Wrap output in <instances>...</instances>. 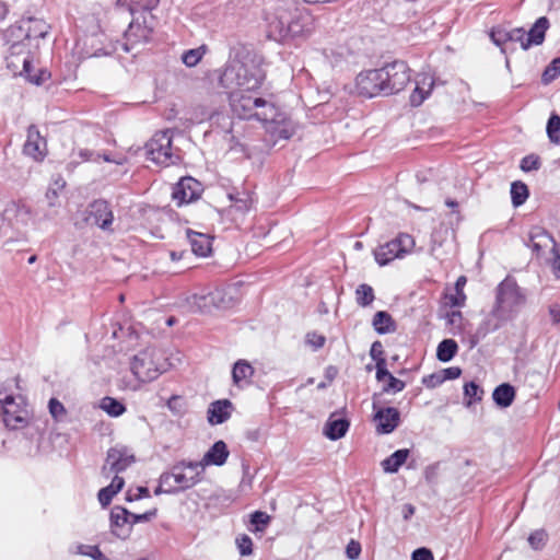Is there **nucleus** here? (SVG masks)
<instances>
[{"label": "nucleus", "mask_w": 560, "mask_h": 560, "mask_svg": "<svg viewBox=\"0 0 560 560\" xmlns=\"http://www.w3.org/2000/svg\"><path fill=\"white\" fill-rule=\"evenodd\" d=\"M384 84L381 69L362 71L355 78L357 93L369 98L375 97L380 94L384 95Z\"/></svg>", "instance_id": "11"}, {"label": "nucleus", "mask_w": 560, "mask_h": 560, "mask_svg": "<svg viewBox=\"0 0 560 560\" xmlns=\"http://www.w3.org/2000/svg\"><path fill=\"white\" fill-rule=\"evenodd\" d=\"M49 412L55 418L58 419L60 416L65 413L63 405L57 400L56 398H51L48 404Z\"/></svg>", "instance_id": "55"}, {"label": "nucleus", "mask_w": 560, "mask_h": 560, "mask_svg": "<svg viewBox=\"0 0 560 560\" xmlns=\"http://www.w3.org/2000/svg\"><path fill=\"white\" fill-rule=\"evenodd\" d=\"M549 317L552 324L560 323V304L553 303L548 307Z\"/></svg>", "instance_id": "62"}, {"label": "nucleus", "mask_w": 560, "mask_h": 560, "mask_svg": "<svg viewBox=\"0 0 560 560\" xmlns=\"http://www.w3.org/2000/svg\"><path fill=\"white\" fill-rule=\"evenodd\" d=\"M47 142L44 138L40 137L39 132L37 131V161L39 159H44L47 155Z\"/></svg>", "instance_id": "61"}, {"label": "nucleus", "mask_w": 560, "mask_h": 560, "mask_svg": "<svg viewBox=\"0 0 560 560\" xmlns=\"http://www.w3.org/2000/svg\"><path fill=\"white\" fill-rule=\"evenodd\" d=\"M231 407L232 404L228 399L217 400L212 402L208 409V421L211 424H221L225 422L231 416Z\"/></svg>", "instance_id": "24"}, {"label": "nucleus", "mask_w": 560, "mask_h": 560, "mask_svg": "<svg viewBox=\"0 0 560 560\" xmlns=\"http://www.w3.org/2000/svg\"><path fill=\"white\" fill-rule=\"evenodd\" d=\"M324 56L331 66L339 65L343 59L342 54L336 52L332 49L324 50Z\"/></svg>", "instance_id": "59"}, {"label": "nucleus", "mask_w": 560, "mask_h": 560, "mask_svg": "<svg viewBox=\"0 0 560 560\" xmlns=\"http://www.w3.org/2000/svg\"><path fill=\"white\" fill-rule=\"evenodd\" d=\"M0 411L4 425L11 430L25 428L30 420V412L22 395L14 396L0 389Z\"/></svg>", "instance_id": "6"}, {"label": "nucleus", "mask_w": 560, "mask_h": 560, "mask_svg": "<svg viewBox=\"0 0 560 560\" xmlns=\"http://www.w3.org/2000/svg\"><path fill=\"white\" fill-rule=\"evenodd\" d=\"M135 462V456L125 447H112L107 452L105 464L102 467V475L109 478L112 474L126 470Z\"/></svg>", "instance_id": "12"}, {"label": "nucleus", "mask_w": 560, "mask_h": 560, "mask_svg": "<svg viewBox=\"0 0 560 560\" xmlns=\"http://www.w3.org/2000/svg\"><path fill=\"white\" fill-rule=\"evenodd\" d=\"M547 133L551 142H560V117L551 115L547 122Z\"/></svg>", "instance_id": "42"}, {"label": "nucleus", "mask_w": 560, "mask_h": 560, "mask_svg": "<svg viewBox=\"0 0 560 560\" xmlns=\"http://www.w3.org/2000/svg\"><path fill=\"white\" fill-rule=\"evenodd\" d=\"M202 465L194 460H180L162 474V482L167 485L168 494L188 490L202 480Z\"/></svg>", "instance_id": "4"}, {"label": "nucleus", "mask_w": 560, "mask_h": 560, "mask_svg": "<svg viewBox=\"0 0 560 560\" xmlns=\"http://www.w3.org/2000/svg\"><path fill=\"white\" fill-rule=\"evenodd\" d=\"M265 77L261 58L242 47L231 56L219 82L229 92L234 115L241 119H256L272 138L287 140L295 132L294 122L273 103L256 95Z\"/></svg>", "instance_id": "1"}, {"label": "nucleus", "mask_w": 560, "mask_h": 560, "mask_svg": "<svg viewBox=\"0 0 560 560\" xmlns=\"http://www.w3.org/2000/svg\"><path fill=\"white\" fill-rule=\"evenodd\" d=\"M528 188L522 182H514L511 185V198L514 207L522 206L528 198Z\"/></svg>", "instance_id": "38"}, {"label": "nucleus", "mask_w": 560, "mask_h": 560, "mask_svg": "<svg viewBox=\"0 0 560 560\" xmlns=\"http://www.w3.org/2000/svg\"><path fill=\"white\" fill-rule=\"evenodd\" d=\"M483 389L474 381L464 385V396L466 399L465 405L470 407L474 402L482 399Z\"/></svg>", "instance_id": "37"}, {"label": "nucleus", "mask_w": 560, "mask_h": 560, "mask_svg": "<svg viewBox=\"0 0 560 560\" xmlns=\"http://www.w3.org/2000/svg\"><path fill=\"white\" fill-rule=\"evenodd\" d=\"M268 37L277 42L307 38L315 28V18L306 9L279 2L265 10Z\"/></svg>", "instance_id": "2"}, {"label": "nucleus", "mask_w": 560, "mask_h": 560, "mask_svg": "<svg viewBox=\"0 0 560 560\" xmlns=\"http://www.w3.org/2000/svg\"><path fill=\"white\" fill-rule=\"evenodd\" d=\"M550 23L546 16H540L526 32V40L523 44V49L527 50L532 46L541 45L545 40V35L547 30L549 28Z\"/></svg>", "instance_id": "20"}, {"label": "nucleus", "mask_w": 560, "mask_h": 560, "mask_svg": "<svg viewBox=\"0 0 560 560\" xmlns=\"http://www.w3.org/2000/svg\"><path fill=\"white\" fill-rule=\"evenodd\" d=\"M560 75V57L555 58L544 70L541 81L544 84H549L557 77Z\"/></svg>", "instance_id": "41"}, {"label": "nucleus", "mask_w": 560, "mask_h": 560, "mask_svg": "<svg viewBox=\"0 0 560 560\" xmlns=\"http://www.w3.org/2000/svg\"><path fill=\"white\" fill-rule=\"evenodd\" d=\"M35 125H30L27 128V140L23 145V154L35 158V141L32 140Z\"/></svg>", "instance_id": "52"}, {"label": "nucleus", "mask_w": 560, "mask_h": 560, "mask_svg": "<svg viewBox=\"0 0 560 560\" xmlns=\"http://www.w3.org/2000/svg\"><path fill=\"white\" fill-rule=\"evenodd\" d=\"M460 374H462V370L458 366H451V368L444 369L442 381L455 380V378L459 377Z\"/></svg>", "instance_id": "60"}, {"label": "nucleus", "mask_w": 560, "mask_h": 560, "mask_svg": "<svg viewBox=\"0 0 560 560\" xmlns=\"http://www.w3.org/2000/svg\"><path fill=\"white\" fill-rule=\"evenodd\" d=\"M361 553V545L355 540H350L346 548V555L349 559L355 560Z\"/></svg>", "instance_id": "56"}, {"label": "nucleus", "mask_w": 560, "mask_h": 560, "mask_svg": "<svg viewBox=\"0 0 560 560\" xmlns=\"http://www.w3.org/2000/svg\"><path fill=\"white\" fill-rule=\"evenodd\" d=\"M213 298H211L210 289L195 293L186 299V304L189 311L209 313L213 310Z\"/></svg>", "instance_id": "22"}, {"label": "nucleus", "mask_w": 560, "mask_h": 560, "mask_svg": "<svg viewBox=\"0 0 560 560\" xmlns=\"http://www.w3.org/2000/svg\"><path fill=\"white\" fill-rule=\"evenodd\" d=\"M526 304V295L516 281L506 277L497 287L495 304L491 315L498 320L494 329L503 323L514 319Z\"/></svg>", "instance_id": "3"}, {"label": "nucleus", "mask_w": 560, "mask_h": 560, "mask_svg": "<svg viewBox=\"0 0 560 560\" xmlns=\"http://www.w3.org/2000/svg\"><path fill=\"white\" fill-rule=\"evenodd\" d=\"M32 22L33 18L22 19L5 31L4 36L7 42L11 43L12 49H15L24 39H30Z\"/></svg>", "instance_id": "18"}, {"label": "nucleus", "mask_w": 560, "mask_h": 560, "mask_svg": "<svg viewBox=\"0 0 560 560\" xmlns=\"http://www.w3.org/2000/svg\"><path fill=\"white\" fill-rule=\"evenodd\" d=\"M81 215L86 224L96 225L103 231H112L114 214L107 201L94 200L82 211Z\"/></svg>", "instance_id": "10"}, {"label": "nucleus", "mask_w": 560, "mask_h": 560, "mask_svg": "<svg viewBox=\"0 0 560 560\" xmlns=\"http://www.w3.org/2000/svg\"><path fill=\"white\" fill-rule=\"evenodd\" d=\"M147 159L159 166L167 167L180 161L179 151L172 145L170 130L159 131L145 143Z\"/></svg>", "instance_id": "5"}, {"label": "nucleus", "mask_w": 560, "mask_h": 560, "mask_svg": "<svg viewBox=\"0 0 560 560\" xmlns=\"http://www.w3.org/2000/svg\"><path fill=\"white\" fill-rule=\"evenodd\" d=\"M187 238L195 255L207 257L211 253V241L206 234L188 230Z\"/></svg>", "instance_id": "25"}, {"label": "nucleus", "mask_w": 560, "mask_h": 560, "mask_svg": "<svg viewBox=\"0 0 560 560\" xmlns=\"http://www.w3.org/2000/svg\"><path fill=\"white\" fill-rule=\"evenodd\" d=\"M129 515L126 509L121 506H115L110 512V524L113 527V533L117 537H126L130 530V527L127 525L130 523Z\"/></svg>", "instance_id": "21"}, {"label": "nucleus", "mask_w": 560, "mask_h": 560, "mask_svg": "<svg viewBox=\"0 0 560 560\" xmlns=\"http://www.w3.org/2000/svg\"><path fill=\"white\" fill-rule=\"evenodd\" d=\"M490 38L494 45L502 47L509 42V31L502 27H495L491 31Z\"/></svg>", "instance_id": "46"}, {"label": "nucleus", "mask_w": 560, "mask_h": 560, "mask_svg": "<svg viewBox=\"0 0 560 560\" xmlns=\"http://www.w3.org/2000/svg\"><path fill=\"white\" fill-rule=\"evenodd\" d=\"M253 374H254L253 366L244 360H238L234 364L233 370H232L233 382L236 385H238L243 381H245V382L248 381L253 376Z\"/></svg>", "instance_id": "34"}, {"label": "nucleus", "mask_w": 560, "mask_h": 560, "mask_svg": "<svg viewBox=\"0 0 560 560\" xmlns=\"http://www.w3.org/2000/svg\"><path fill=\"white\" fill-rule=\"evenodd\" d=\"M100 408L110 417H119L126 411L125 405L109 396L102 398Z\"/></svg>", "instance_id": "36"}, {"label": "nucleus", "mask_w": 560, "mask_h": 560, "mask_svg": "<svg viewBox=\"0 0 560 560\" xmlns=\"http://www.w3.org/2000/svg\"><path fill=\"white\" fill-rule=\"evenodd\" d=\"M515 395V388L509 383H503L494 388L492 398L500 408H508L513 404Z\"/></svg>", "instance_id": "26"}, {"label": "nucleus", "mask_w": 560, "mask_h": 560, "mask_svg": "<svg viewBox=\"0 0 560 560\" xmlns=\"http://www.w3.org/2000/svg\"><path fill=\"white\" fill-rule=\"evenodd\" d=\"M97 549V546L94 545H78L77 546V553L86 556V557H93L94 550Z\"/></svg>", "instance_id": "63"}, {"label": "nucleus", "mask_w": 560, "mask_h": 560, "mask_svg": "<svg viewBox=\"0 0 560 560\" xmlns=\"http://www.w3.org/2000/svg\"><path fill=\"white\" fill-rule=\"evenodd\" d=\"M230 198L234 201V203L231 206L232 210L240 211L242 213L249 210L250 200L247 195L244 194L242 197H234L231 195Z\"/></svg>", "instance_id": "48"}, {"label": "nucleus", "mask_w": 560, "mask_h": 560, "mask_svg": "<svg viewBox=\"0 0 560 560\" xmlns=\"http://www.w3.org/2000/svg\"><path fill=\"white\" fill-rule=\"evenodd\" d=\"M156 351L154 349H144L136 354L131 361V372L136 378L142 383L154 381L162 373L160 364L156 362Z\"/></svg>", "instance_id": "9"}, {"label": "nucleus", "mask_w": 560, "mask_h": 560, "mask_svg": "<svg viewBox=\"0 0 560 560\" xmlns=\"http://www.w3.org/2000/svg\"><path fill=\"white\" fill-rule=\"evenodd\" d=\"M374 291L373 288L369 284H360L355 290V301L362 306H369L374 301Z\"/></svg>", "instance_id": "40"}, {"label": "nucleus", "mask_w": 560, "mask_h": 560, "mask_svg": "<svg viewBox=\"0 0 560 560\" xmlns=\"http://www.w3.org/2000/svg\"><path fill=\"white\" fill-rule=\"evenodd\" d=\"M201 184L192 177H183L174 187L172 198L177 206L192 202L201 195Z\"/></svg>", "instance_id": "14"}, {"label": "nucleus", "mask_w": 560, "mask_h": 560, "mask_svg": "<svg viewBox=\"0 0 560 560\" xmlns=\"http://www.w3.org/2000/svg\"><path fill=\"white\" fill-rule=\"evenodd\" d=\"M236 545L241 556H249L253 553V540L252 538L243 534L236 538Z\"/></svg>", "instance_id": "45"}, {"label": "nucleus", "mask_w": 560, "mask_h": 560, "mask_svg": "<svg viewBox=\"0 0 560 560\" xmlns=\"http://www.w3.org/2000/svg\"><path fill=\"white\" fill-rule=\"evenodd\" d=\"M521 170L524 172L536 171L540 167V160L537 155H526L521 161Z\"/></svg>", "instance_id": "50"}, {"label": "nucleus", "mask_w": 560, "mask_h": 560, "mask_svg": "<svg viewBox=\"0 0 560 560\" xmlns=\"http://www.w3.org/2000/svg\"><path fill=\"white\" fill-rule=\"evenodd\" d=\"M526 40V32L523 27H515L509 31V42L520 43L523 48V44Z\"/></svg>", "instance_id": "53"}, {"label": "nucleus", "mask_w": 560, "mask_h": 560, "mask_svg": "<svg viewBox=\"0 0 560 560\" xmlns=\"http://www.w3.org/2000/svg\"><path fill=\"white\" fill-rule=\"evenodd\" d=\"M415 238L408 233H399L394 240L378 246L374 257L378 265L385 266L396 258H404L415 248Z\"/></svg>", "instance_id": "7"}, {"label": "nucleus", "mask_w": 560, "mask_h": 560, "mask_svg": "<svg viewBox=\"0 0 560 560\" xmlns=\"http://www.w3.org/2000/svg\"><path fill=\"white\" fill-rule=\"evenodd\" d=\"M527 246L530 247L533 253L537 256H541L546 249H550L552 253L558 250L553 237L541 226L530 229Z\"/></svg>", "instance_id": "16"}, {"label": "nucleus", "mask_w": 560, "mask_h": 560, "mask_svg": "<svg viewBox=\"0 0 560 560\" xmlns=\"http://www.w3.org/2000/svg\"><path fill=\"white\" fill-rule=\"evenodd\" d=\"M160 0H117V7L128 10V12L137 18V14L150 13L154 10Z\"/></svg>", "instance_id": "23"}, {"label": "nucleus", "mask_w": 560, "mask_h": 560, "mask_svg": "<svg viewBox=\"0 0 560 560\" xmlns=\"http://www.w3.org/2000/svg\"><path fill=\"white\" fill-rule=\"evenodd\" d=\"M435 84L434 78L429 73H420L416 78V88L410 95L412 106H420L432 92Z\"/></svg>", "instance_id": "17"}, {"label": "nucleus", "mask_w": 560, "mask_h": 560, "mask_svg": "<svg viewBox=\"0 0 560 560\" xmlns=\"http://www.w3.org/2000/svg\"><path fill=\"white\" fill-rule=\"evenodd\" d=\"M384 95L398 93L410 82V69L405 61H394L381 68Z\"/></svg>", "instance_id": "8"}, {"label": "nucleus", "mask_w": 560, "mask_h": 560, "mask_svg": "<svg viewBox=\"0 0 560 560\" xmlns=\"http://www.w3.org/2000/svg\"><path fill=\"white\" fill-rule=\"evenodd\" d=\"M211 298H213V310H225L232 305V298L228 295L224 289H210Z\"/></svg>", "instance_id": "39"}, {"label": "nucleus", "mask_w": 560, "mask_h": 560, "mask_svg": "<svg viewBox=\"0 0 560 560\" xmlns=\"http://www.w3.org/2000/svg\"><path fill=\"white\" fill-rule=\"evenodd\" d=\"M386 381L387 383L383 387L385 393H399L406 387L405 382L396 378L393 374Z\"/></svg>", "instance_id": "49"}, {"label": "nucleus", "mask_w": 560, "mask_h": 560, "mask_svg": "<svg viewBox=\"0 0 560 560\" xmlns=\"http://www.w3.org/2000/svg\"><path fill=\"white\" fill-rule=\"evenodd\" d=\"M230 452L223 441H217L198 463L202 465L203 470L207 466H222L225 464Z\"/></svg>", "instance_id": "19"}, {"label": "nucleus", "mask_w": 560, "mask_h": 560, "mask_svg": "<svg viewBox=\"0 0 560 560\" xmlns=\"http://www.w3.org/2000/svg\"><path fill=\"white\" fill-rule=\"evenodd\" d=\"M23 69L20 72V75L26 78V80L31 83H35V74L33 73V57L32 55H27L22 59Z\"/></svg>", "instance_id": "47"}, {"label": "nucleus", "mask_w": 560, "mask_h": 560, "mask_svg": "<svg viewBox=\"0 0 560 560\" xmlns=\"http://www.w3.org/2000/svg\"><path fill=\"white\" fill-rule=\"evenodd\" d=\"M457 351L458 346L454 339H444L438 346L436 358L441 362H448L456 355Z\"/></svg>", "instance_id": "33"}, {"label": "nucleus", "mask_w": 560, "mask_h": 560, "mask_svg": "<svg viewBox=\"0 0 560 560\" xmlns=\"http://www.w3.org/2000/svg\"><path fill=\"white\" fill-rule=\"evenodd\" d=\"M14 211H15V219L16 222L22 223L23 225L33 224L34 223V214H33V208L32 205L24 201L19 200L18 202L13 203Z\"/></svg>", "instance_id": "32"}, {"label": "nucleus", "mask_w": 560, "mask_h": 560, "mask_svg": "<svg viewBox=\"0 0 560 560\" xmlns=\"http://www.w3.org/2000/svg\"><path fill=\"white\" fill-rule=\"evenodd\" d=\"M140 18H133L129 23L128 30L125 32L124 50L130 51L137 44L145 43L150 39L153 25L143 16L142 22Z\"/></svg>", "instance_id": "13"}, {"label": "nucleus", "mask_w": 560, "mask_h": 560, "mask_svg": "<svg viewBox=\"0 0 560 560\" xmlns=\"http://www.w3.org/2000/svg\"><path fill=\"white\" fill-rule=\"evenodd\" d=\"M412 560H434L433 553L428 548H418L412 552Z\"/></svg>", "instance_id": "57"}, {"label": "nucleus", "mask_w": 560, "mask_h": 560, "mask_svg": "<svg viewBox=\"0 0 560 560\" xmlns=\"http://www.w3.org/2000/svg\"><path fill=\"white\" fill-rule=\"evenodd\" d=\"M305 341L310 347L313 348V350H318L324 347L326 338L320 334L312 331L306 335Z\"/></svg>", "instance_id": "51"}, {"label": "nucleus", "mask_w": 560, "mask_h": 560, "mask_svg": "<svg viewBox=\"0 0 560 560\" xmlns=\"http://www.w3.org/2000/svg\"><path fill=\"white\" fill-rule=\"evenodd\" d=\"M150 494H149V490L148 488L145 487H138L136 488L135 492L132 490H129L127 492V500L128 501H133V500H138V499H141V498H148Z\"/></svg>", "instance_id": "58"}, {"label": "nucleus", "mask_w": 560, "mask_h": 560, "mask_svg": "<svg viewBox=\"0 0 560 560\" xmlns=\"http://www.w3.org/2000/svg\"><path fill=\"white\" fill-rule=\"evenodd\" d=\"M349 425H350V423L346 419L329 418V420L327 421V423L325 425L324 433L329 440L336 441V440H339L342 436H345V434L347 433V431L349 429Z\"/></svg>", "instance_id": "27"}, {"label": "nucleus", "mask_w": 560, "mask_h": 560, "mask_svg": "<svg viewBox=\"0 0 560 560\" xmlns=\"http://www.w3.org/2000/svg\"><path fill=\"white\" fill-rule=\"evenodd\" d=\"M207 52V45H201L197 48L185 50L182 55V61L186 67L192 68L201 61Z\"/></svg>", "instance_id": "35"}, {"label": "nucleus", "mask_w": 560, "mask_h": 560, "mask_svg": "<svg viewBox=\"0 0 560 560\" xmlns=\"http://www.w3.org/2000/svg\"><path fill=\"white\" fill-rule=\"evenodd\" d=\"M392 374L386 369V361L384 358H378L376 362V380L378 382H384L387 380Z\"/></svg>", "instance_id": "54"}, {"label": "nucleus", "mask_w": 560, "mask_h": 560, "mask_svg": "<svg viewBox=\"0 0 560 560\" xmlns=\"http://www.w3.org/2000/svg\"><path fill=\"white\" fill-rule=\"evenodd\" d=\"M250 522L255 526L256 532H261L270 522V516L266 512L256 511L250 516Z\"/></svg>", "instance_id": "44"}, {"label": "nucleus", "mask_w": 560, "mask_h": 560, "mask_svg": "<svg viewBox=\"0 0 560 560\" xmlns=\"http://www.w3.org/2000/svg\"><path fill=\"white\" fill-rule=\"evenodd\" d=\"M467 282L465 276L457 278L455 282V292L445 295L446 304L452 307H462L465 305L466 294L464 293V287Z\"/></svg>", "instance_id": "30"}, {"label": "nucleus", "mask_w": 560, "mask_h": 560, "mask_svg": "<svg viewBox=\"0 0 560 560\" xmlns=\"http://www.w3.org/2000/svg\"><path fill=\"white\" fill-rule=\"evenodd\" d=\"M409 456V450L401 448L394 452L390 456L382 462L384 471L394 474L405 464Z\"/></svg>", "instance_id": "28"}, {"label": "nucleus", "mask_w": 560, "mask_h": 560, "mask_svg": "<svg viewBox=\"0 0 560 560\" xmlns=\"http://www.w3.org/2000/svg\"><path fill=\"white\" fill-rule=\"evenodd\" d=\"M124 485H125L124 478H121L119 476H115L113 478L110 485H108L105 488H102L98 491L97 497H98V501H100L101 505L107 506L112 502L114 495L121 490Z\"/></svg>", "instance_id": "29"}, {"label": "nucleus", "mask_w": 560, "mask_h": 560, "mask_svg": "<svg viewBox=\"0 0 560 560\" xmlns=\"http://www.w3.org/2000/svg\"><path fill=\"white\" fill-rule=\"evenodd\" d=\"M372 325L374 329L381 335L388 334L395 330V323L392 316L384 311H378L375 313Z\"/></svg>", "instance_id": "31"}, {"label": "nucleus", "mask_w": 560, "mask_h": 560, "mask_svg": "<svg viewBox=\"0 0 560 560\" xmlns=\"http://www.w3.org/2000/svg\"><path fill=\"white\" fill-rule=\"evenodd\" d=\"M77 154L81 159V162L96 160L101 156L100 154H95L93 151L89 149H80Z\"/></svg>", "instance_id": "64"}, {"label": "nucleus", "mask_w": 560, "mask_h": 560, "mask_svg": "<svg viewBox=\"0 0 560 560\" xmlns=\"http://www.w3.org/2000/svg\"><path fill=\"white\" fill-rule=\"evenodd\" d=\"M548 535L544 529L533 532L528 537V544L534 550H540L545 547Z\"/></svg>", "instance_id": "43"}, {"label": "nucleus", "mask_w": 560, "mask_h": 560, "mask_svg": "<svg viewBox=\"0 0 560 560\" xmlns=\"http://www.w3.org/2000/svg\"><path fill=\"white\" fill-rule=\"evenodd\" d=\"M374 421L376 422V432L378 434L392 433L400 423V412L397 408L385 407L377 408V404L373 401Z\"/></svg>", "instance_id": "15"}]
</instances>
